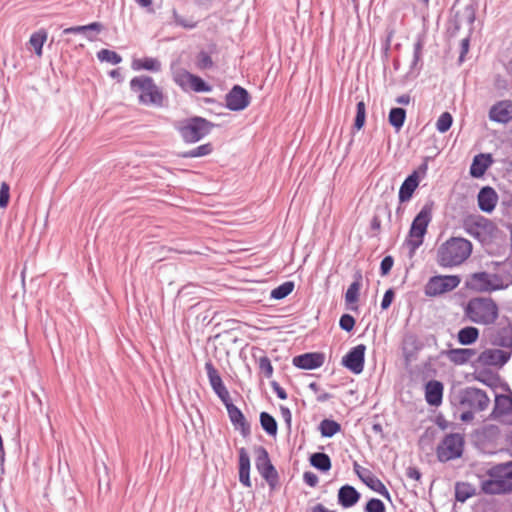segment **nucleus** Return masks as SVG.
<instances>
[{
	"label": "nucleus",
	"mask_w": 512,
	"mask_h": 512,
	"mask_svg": "<svg viewBox=\"0 0 512 512\" xmlns=\"http://www.w3.org/2000/svg\"><path fill=\"white\" fill-rule=\"evenodd\" d=\"M280 413H281V416L287 426L288 431H290L291 425H292V413H291L290 409L286 406L281 405Z\"/></svg>",
	"instance_id": "e2e57ef3"
},
{
	"label": "nucleus",
	"mask_w": 512,
	"mask_h": 512,
	"mask_svg": "<svg viewBox=\"0 0 512 512\" xmlns=\"http://www.w3.org/2000/svg\"><path fill=\"white\" fill-rule=\"evenodd\" d=\"M482 337L487 344L512 353V320L507 316L501 317L496 324L483 330Z\"/></svg>",
	"instance_id": "423d86ee"
},
{
	"label": "nucleus",
	"mask_w": 512,
	"mask_h": 512,
	"mask_svg": "<svg viewBox=\"0 0 512 512\" xmlns=\"http://www.w3.org/2000/svg\"><path fill=\"white\" fill-rule=\"evenodd\" d=\"M355 318L350 314H343L339 320V326L346 332H351L355 327Z\"/></svg>",
	"instance_id": "6e6d98bb"
},
{
	"label": "nucleus",
	"mask_w": 512,
	"mask_h": 512,
	"mask_svg": "<svg viewBox=\"0 0 512 512\" xmlns=\"http://www.w3.org/2000/svg\"><path fill=\"white\" fill-rule=\"evenodd\" d=\"M189 76L190 88L197 93H208L212 91V86L200 76L187 74Z\"/></svg>",
	"instance_id": "c03bdc74"
},
{
	"label": "nucleus",
	"mask_w": 512,
	"mask_h": 512,
	"mask_svg": "<svg viewBox=\"0 0 512 512\" xmlns=\"http://www.w3.org/2000/svg\"><path fill=\"white\" fill-rule=\"evenodd\" d=\"M213 150L214 147L212 143H205L188 151L181 152L178 156L181 158H199L210 155Z\"/></svg>",
	"instance_id": "a19ab883"
},
{
	"label": "nucleus",
	"mask_w": 512,
	"mask_h": 512,
	"mask_svg": "<svg viewBox=\"0 0 512 512\" xmlns=\"http://www.w3.org/2000/svg\"><path fill=\"white\" fill-rule=\"evenodd\" d=\"M97 58L102 62H109L113 65L122 61L121 55L109 49H102L97 53Z\"/></svg>",
	"instance_id": "de8ad7c7"
},
{
	"label": "nucleus",
	"mask_w": 512,
	"mask_h": 512,
	"mask_svg": "<svg viewBox=\"0 0 512 512\" xmlns=\"http://www.w3.org/2000/svg\"><path fill=\"white\" fill-rule=\"evenodd\" d=\"M511 101L504 100L494 104L489 111V118L491 121L506 124L511 121L510 116Z\"/></svg>",
	"instance_id": "bb28decb"
},
{
	"label": "nucleus",
	"mask_w": 512,
	"mask_h": 512,
	"mask_svg": "<svg viewBox=\"0 0 512 512\" xmlns=\"http://www.w3.org/2000/svg\"><path fill=\"white\" fill-rule=\"evenodd\" d=\"M394 265V258L391 255L385 256L380 263V274L386 276L390 273Z\"/></svg>",
	"instance_id": "4d7b16f0"
},
{
	"label": "nucleus",
	"mask_w": 512,
	"mask_h": 512,
	"mask_svg": "<svg viewBox=\"0 0 512 512\" xmlns=\"http://www.w3.org/2000/svg\"><path fill=\"white\" fill-rule=\"evenodd\" d=\"M475 19L476 9L474 5H465L463 8L454 12L452 18L449 20L447 33L450 37H456L463 24L472 26Z\"/></svg>",
	"instance_id": "f8f14e48"
},
{
	"label": "nucleus",
	"mask_w": 512,
	"mask_h": 512,
	"mask_svg": "<svg viewBox=\"0 0 512 512\" xmlns=\"http://www.w3.org/2000/svg\"><path fill=\"white\" fill-rule=\"evenodd\" d=\"M493 159L491 154H478L476 155L470 165L469 173L473 178H481L489 166L492 164Z\"/></svg>",
	"instance_id": "c85d7f7f"
},
{
	"label": "nucleus",
	"mask_w": 512,
	"mask_h": 512,
	"mask_svg": "<svg viewBox=\"0 0 512 512\" xmlns=\"http://www.w3.org/2000/svg\"><path fill=\"white\" fill-rule=\"evenodd\" d=\"M494 270L497 274H493L494 280L504 283V285H512V258H507L503 262H492Z\"/></svg>",
	"instance_id": "cd10ccee"
},
{
	"label": "nucleus",
	"mask_w": 512,
	"mask_h": 512,
	"mask_svg": "<svg viewBox=\"0 0 512 512\" xmlns=\"http://www.w3.org/2000/svg\"><path fill=\"white\" fill-rule=\"evenodd\" d=\"M464 439L459 433H451L444 437L436 448L437 459L448 462L460 458L463 453Z\"/></svg>",
	"instance_id": "1a4fd4ad"
},
{
	"label": "nucleus",
	"mask_w": 512,
	"mask_h": 512,
	"mask_svg": "<svg viewBox=\"0 0 512 512\" xmlns=\"http://www.w3.org/2000/svg\"><path fill=\"white\" fill-rule=\"evenodd\" d=\"M319 431L322 437L331 438L341 431V425L332 419H323L319 424Z\"/></svg>",
	"instance_id": "79ce46f5"
},
{
	"label": "nucleus",
	"mask_w": 512,
	"mask_h": 512,
	"mask_svg": "<svg viewBox=\"0 0 512 512\" xmlns=\"http://www.w3.org/2000/svg\"><path fill=\"white\" fill-rule=\"evenodd\" d=\"M476 495V488L468 482H457L455 484V499L464 503L472 496Z\"/></svg>",
	"instance_id": "f704fd0d"
},
{
	"label": "nucleus",
	"mask_w": 512,
	"mask_h": 512,
	"mask_svg": "<svg viewBox=\"0 0 512 512\" xmlns=\"http://www.w3.org/2000/svg\"><path fill=\"white\" fill-rule=\"evenodd\" d=\"M394 34H395V30L393 28L387 30L386 37L382 42V51L383 52L386 53V52L390 51L391 41L394 37Z\"/></svg>",
	"instance_id": "69168bd1"
},
{
	"label": "nucleus",
	"mask_w": 512,
	"mask_h": 512,
	"mask_svg": "<svg viewBox=\"0 0 512 512\" xmlns=\"http://www.w3.org/2000/svg\"><path fill=\"white\" fill-rule=\"evenodd\" d=\"M424 48V38L422 36H418L414 45H413V59L410 64L409 73H413L415 70L416 76L419 74V71L422 68V53Z\"/></svg>",
	"instance_id": "2f4dec72"
},
{
	"label": "nucleus",
	"mask_w": 512,
	"mask_h": 512,
	"mask_svg": "<svg viewBox=\"0 0 512 512\" xmlns=\"http://www.w3.org/2000/svg\"><path fill=\"white\" fill-rule=\"evenodd\" d=\"M425 344L415 335L407 334L403 339V354L407 360L415 359Z\"/></svg>",
	"instance_id": "c756f323"
},
{
	"label": "nucleus",
	"mask_w": 512,
	"mask_h": 512,
	"mask_svg": "<svg viewBox=\"0 0 512 512\" xmlns=\"http://www.w3.org/2000/svg\"><path fill=\"white\" fill-rule=\"evenodd\" d=\"M174 127L185 143L192 144L209 135L215 124L206 118L193 116L176 122Z\"/></svg>",
	"instance_id": "39448f33"
},
{
	"label": "nucleus",
	"mask_w": 512,
	"mask_h": 512,
	"mask_svg": "<svg viewBox=\"0 0 512 512\" xmlns=\"http://www.w3.org/2000/svg\"><path fill=\"white\" fill-rule=\"evenodd\" d=\"M294 287L295 284L293 281H286L271 291L270 298L274 300H282L292 293Z\"/></svg>",
	"instance_id": "37998d69"
},
{
	"label": "nucleus",
	"mask_w": 512,
	"mask_h": 512,
	"mask_svg": "<svg viewBox=\"0 0 512 512\" xmlns=\"http://www.w3.org/2000/svg\"><path fill=\"white\" fill-rule=\"evenodd\" d=\"M85 29L84 25H81V26H72V27H68V28H65L63 30V34H82L87 40L89 41H94L96 39V36L91 34V33H87L86 30H83Z\"/></svg>",
	"instance_id": "5fc2aeb1"
},
{
	"label": "nucleus",
	"mask_w": 512,
	"mask_h": 512,
	"mask_svg": "<svg viewBox=\"0 0 512 512\" xmlns=\"http://www.w3.org/2000/svg\"><path fill=\"white\" fill-rule=\"evenodd\" d=\"M130 89L138 94V101L145 106L162 107L165 96L154 79L147 75L135 76L130 80Z\"/></svg>",
	"instance_id": "20e7f679"
},
{
	"label": "nucleus",
	"mask_w": 512,
	"mask_h": 512,
	"mask_svg": "<svg viewBox=\"0 0 512 512\" xmlns=\"http://www.w3.org/2000/svg\"><path fill=\"white\" fill-rule=\"evenodd\" d=\"M482 436L489 441H496L500 436V429L497 425H485L482 429Z\"/></svg>",
	"instance_id": "864d4df0"
},
{
	"label": "nucleus",
	"mask_w": 512,
	"mask_h": 512,
	"mask_svg": "<svg viewBox=\"0 0 512 512\" xmlns=\"http://www.w3.org/2000/svg\"><path fill=\"white\" fill-rule=\"evenodd\" d=\"M444 385L439 380H429L425 384V400L428 405L438 407L443 401Z\"/></svg>",
	"instance_id": "5701e85b"
},
{
	"label": "nucleus",
	"mask_w": 512,
	"mask_h": 512,
	"mask_svg": "<svg viewBox=\"0 0 512 512\" xmlns=\"http://www.w3.org/2000/svg\"><path fill=\"white\" fill-rule=\"evenodd\" d=\"M453 124V117L449 112H443L436 122V129L440 133L447 132Z\"/></svg>",
	"instance_id": "8fccbe9b"
},
{
	"label": "nucleus",
	"mask_w": 512,
	"mask_h": 512,
	"mask_svg": "<svg viewBox=\"0 0 512 512\" xmlns=\"http://www.w3.org/2000/svg\"><path fill=\"white\" fill-rule=\"evenodd\" d=\"M187 74L191 73L184 69L174 74V82L183 89H185L186 84L189 83V76Z\"/></svg>",
	"instance_id": "13d9d810"
},
{
	"label": "nucleus",
	"mask_w": 512,
	"mask_h": 512,
	"mask_svg": "<svg viewBox=\"0 0 512 512\" xmlns=\"http://www.w3.org/2000/svg\"><path fill=\"white\" fill-rule=\"evenodd\" d=\"M475 355L476 350L472 348H452L446 352L448 359L455 365H464Z\"/></svg>",
	"instance_id": "7c9ffc66"
},
{
	"label": "nucleus",
	"mask_w": 512,
	"mask_h": 512,
	"mask_svg": "<svg viewBox=\"0 0 512 512\" xmlns=\"http://www.w3.org/2000/svg\"><path fill=\"white\" fill-rule=\"evenodd\" d=\"M461 283L459 275H435L428 279L424 286L427 297H437L453 291Z\"/></svg>",
	"instance_id": "9b49d317"
},
{
	"label": "nucleus",
	"mask_w": 512,
	"mask_h": 512,
	"mask_svg": "<svg viewBox=\"0 0 512 512\" xmlns=\"http://www.w3.org/2000/svg\"><path fill=\"white\" fill-rule=\"evenodd\" d=\"M271 387L279 399H281V400L287 399V397H288L287 392L285 391V389L283 387L280 386V384L277 381H272Z\"/></svg>",
	"instance_id": "774afa93"
},
{
	"label": "nucleus",
	"mask_w": 512,
	"mask_h": 512,
	"mask_svg": "<svg viewBox=\"0 0 512 512\" xmlns=\"http://www.w3.org/2000/svg\"><path fill=\"white\" fill-rule=\"evenodd\" d=\"M452 405L458 408H469L476 412L484 411L490 399L486 392L476 387H465L460 389L455 395L450 398Z\"/></svg>",
	"instance_id": "0eeeda50"
},
{
	"label": "nucleus",
	"mask_w": 512,
	"mask_h": 512,
	"mask_svg": "<svg viewBox=\"0 0 512 512\" xmlns=\"http://www.w3.org/2000/svg\"><path fill=\"white\" fill-rule=\"evenodd\" d=\"M477 201L482 212L491 213L498 202V195L492 187L484 186L478 192Z\"/></svg>",
	"instance_id": "4be33fe9"
},
{
	"label": "nucleus",
	"mask_w": 512,
	"mask_h": 512,
	"mask_svg": "<svg viewBox=\"0 0 512 512\" xmlns=\"http://www.w3.org/2000/svg\"><path fill=\"white\" fill-rule=\"evenodd\" d=\"M251 102L249 92L240 85H234L225 95V107L234 112L246 109Z\"/></svg>",
	"instance_id": "2eb2a0df"
},
{
	"label": "nucleus",
	"mask_w": 512,
	"mask_h": 512,
	"mask_svg": "<svg viewBox=\"0 0 512 512\" xmlns=\"http://www.w3.org/2000/svg\"><path fill=\"white\" fill-rule=\"evenodd\" d=\"M360 498V492L350 484H344L338 489L337 502L344 509L355 506Z\"/></svg>",
	"instance_id": "412c9836"
},
{
	"label": "nucleus",
	"mask_w": 512,
	"mask_h": 512,
	"mask_svg": "<svg viewBox=\"0 0 512 512\" xmlns=\"http://www.w3.org/2000/svg\"><path fill=\"white\" fill-rule=\"evenodd\" d=\"M467 288L478 292H490L507 288L504 283L495 281L493 275L487 272H477L466 281Z\"/></svg>",
	"instance_id": "ddd939ff"
},
{
	"label": "nucleus",
	"mask_w": 512,
	"mask_h": 512,
	"mask_svg": "<svg viewBox=\"0 0 512 512\" xmlns=\"http://www.w3.org/2000/svg\"><path fill=\"white\" fill-rule=\"evenodd\" d=\"M256 454L255 467L262 478L267 482L271 490H274L279 484V474L272 464L267 449L263 446H255Z\"/></svg>",
	"instance_id": "6e6552de"
},
{
	"label": "nucleus",
	"mask_w": 512,
	"mask_h": 512,
	"mask_svg": "<svg viewBox=\"0 0 512 512\" xmlns=\"http://www.w3.org/2000/svg\"><path fill=\"white\" fill-rule=\"evenodd\" d=\"M134 70H147L151 72H158L161 70V63L158 59L152 57H144L142 59L134 60L132 63Z\"/></svg>",
	"instance_id": "e433bc0d"
},
{
	"label": "nucleus",
	"mask_w": 512,
	"mask_h": 512,
	"mask_svg": "<svg viewBox=\"0 0 512 512\" xmlns=\"http://www.w3.org/2000/svg\"><path fill=\"white\" fill-rule=\"evenodd\" d=\"M511 355V351L505 349H485L473 362V366H494L501 368L510 360Z\"/></svg>",
	"instance_id": "4468645a"
},
{
	"label": "nucleus",
	"mask_w": 512,
	"mask_h": 512,
	"mask_svg": "<svg viewBox=\"0 0 512 512\" xmlns=\"http://www.w3.org/2000/svg\"><path fill=\"white\" fill-rule=\"evenodd\" d=\"M238 466H239V481L240 483L250 488L252 486L250 479V457L247 450L244 447L238 449Z\"/></svg>",
	"instance_id": "a878e982"
},
{
	"label": "nucleus",
	"mask_w": 512,
	"mask_h": 512,
	"mask_svg": "<svg viewBox=\"0 0 512 512\" xmlns=\"http://www.w3.org/2000/svg\"><path fill=\"white\" fill-rule=\"evenodd\" d=\"M47 32L44 29H40L31 34L29 39V44L33 48L35 54L37 56H42L43 53V45L47 40Z\"/></svg>",
	"instance_id": "ea45409f"
},
{
	"label": "nucleus",
	"mask_w": 512,
	"mask_h": 512,
	"mask_svg": "<svg viewBox=\"0 0 512 512\" xmlns=\"http://www.w3.org/2000/svg\"><path fill=\"white\" fill-rule=\"evenodd\" d=\"M472 252V243L462 237H451L437 249V264L444 268L462 264Z\"/></svg>",
	"instance_id": "f257e3e1"
},
{
	"label": "nucleus",
	"mask_w": 512,
	"mask_h": 512,
	"mask_svg": "<svg viewBox=\"0 0 512 512\" xmlns=\"http://www.w3.org/2000/svg\"><path fill=\"white\" fill-rule=\"evenodd\" d=\"M362 275L357 272L354 275V281L349 285L345 293V302L347 304L356 303L359 300V292L361 289Z\"/></svg>",
	"instance_id": "4c0bfd02"
},
{
	"label": "nucleus",
	"mask_w": 512,
	"mask_h": 512,
	"mask_svg": "<svg viewBox=\"0 0 512 512\" xmlns=\"http://www.w3.org/2000/svg\"><path fill=\"white\" fill-rule=\"evenodd\" d=\"M261 428L271 437H275L278 431L276 419L268 412H261L259 415Z\"/></svg>",
	"instance_id": "58836bf2"
},
{
	"label": "nucleus",
	"mask_w": 512,
	"mask_h": 512,
	"mask_svg": "<svg viewBox=\"0 0 512 512\" xmlns=\"http://www.w3.org/2000/svg\"><path fill=\"white\" fill-rule=\"evenodd\" d=\"M366 122V105L363 100L359 101L356 105V116L354 119L353 128L357 131L361 130Z\"/></svg>",
	"instance_id": "a18cd8bd"
},
{
	"label": "nucleus",
	"mask_w": 512,
	"mask_h": 512,
	"mask_svg": "<svg viewBox=\"0 0 512 512\" xmlns=\"http://www.w3.org/2000/svg\"><path fill=\"white\" fill-rule=\"evenodd\" d=\"M507 390L509 391L510 395H496L494 408L489 415V419H498L501 416L512 413V393L508 386Z\"/></svg>",
	"instance_id": "393cba45"
},
{
	"label": "nucleus",
	"mask_w": 512,
	"mask_h": 512,
	"mask_svg": "<svg viewBox=\"0 0 512 512\" xmlns=\"http://www.w3.org/2000/svg\"><path fill=\"white\" fill-rule=\"evenodd\" d=\"M501 468L494 465L486 472L489 478L481 480V491L485 494H506L512 491V482L506 481L501 474Z\"/></svg>",
	"instance_id": "9d476101"
},
{
	"label": "nucleus",
	"mask_w": 512,
	"mask_h": 512,
	"mask_svg": "<svg viewBox=\"0 0 512 512\" xmlns=\"http://www.w3.org/2000/svg\"><path fill=\"white\" fill-rule=\"evenodd\" d=\"M205 370L212 390L222 403L231 399L229 391L224 385L218 370L215 368L211 360H208L205 363Z\"/></svg>",
	"instance_id": "a211bd4d"
},
{
	"label": "nucleus",
	"mask_w": 512,
	"mask_h": 512,
	"mask_svg": "<svg viewBox=\"0 0 512 512\" xmlns=\"http://www.w3.org/2000/svg\"><path fill=\"white\" fill-rule=\"evenodd\" d=\"M406 476L409 479H412V480H415V481H420L421 477H422V473L420 472V470L417 467L409 466L406 469Z\"/></svg>",
	"instance_id": "338daca9"
},
{
	"label": "nucleus",
	"mask_w": 512,
	"mask_h": 512,
	"mask_svg": "<svg viewBox=\"0 0 512 512\" xmlns=\"http://www.w3.org/2000/svg\"><path fill=\"white\" fill-rule=\"evenodd\" d=\"M358 468H360V465L355 462L354 471L357 474V476L361 479V481L365 485H367L371 490L379 493L381 496L391 501L390 492L383 484V482L378 477H376L369 469H362L365 473V475H363L360 474V470H358Z\"/></svg>",
	"instance_id": "6ab92c4d"
},
{
	"label": "nucleus",
	"mask_w": 512,
	"mask_h": 512,
	"mask_svg": "<svg viewBox=\"0 0 512 512\" xmlns=\"http://www.w3.org/2000/svg\"><path fill=\"white\" fill-rule=\"evenodd\" d=\"M172 18H173V22L176 26H180L184 29H194L196 28L197 26V22L194 21L193 19H187V18H184L183 16H181L176 9H173L172 11Z\"/></svg>",
	"instance_id": "09e8293b"
},
{
	"label": "nucleus",
	"mask_w": 512,
	"mask_h": 512,
	"mask_svg": "<svg viewBox=\"0 0 512 512\" xmlns=\"http://www.w3.org/2000/svg\"><path fill=\"white\" fill-rule=\"evenodd\" d=\"M311 466L321 472H328L332 467L331 458L324 452H315L309 458Z\"/></svg>",
	"instance_id": "72a5a7b5"
},
{
	"label": "nucleus",
	"mask_w": 512,
	"mask_h": 512,
	"mask_svg": "<svg viewBox=\"0 0 512 512\" xmlns=\"http://www.w3.org/2000/svg\"><path fill=\"white\" fill-rule=\"evenodd\" d=\"M325 355L321 352H307L295 356L292 359V364L303 370H314L324 364Z\"/></svg>",
	"instance_id": "aec40b11"
},
{
	"label": "nucleus",
	"mask_w": 512,
	"mask_h": 512,
	"mask_svg": "<svg viewBox=\"0 0 512 512\" xmlns=\"http://www.w3.org/2000/svg\"><path fill=\"white\" fill-rule=\"evenodd\" d=\"M258 368L266 378H271L273 375V366L270 359L263 355L258 359Z\"/></svg>",
	"instance_id": "603ef678"
},
{
	"label": "nucleus",
	"mask_w": 512,
	"mask_h": 512,
	"mask_svg": "<svg viewBox=\"0 0 512 512\" xmlns=\"http://www.w3.org/2000/svg\"><path fill=\"white\" fill-rule=\"evenodd\" d=\"M497 465L499 468H501V471H502L501 474L503 475L504 479L506 481L512 482V460L505 462V463H500Z\"/></svg>",
	"instance_id": "680f3d73"
},
{
	"label": "nucleus",
	"mask_w": 512,
	"mask_h": 512,
	"mask_svg": "<svg viewBox=\"0 0 512 512\" xmlns=\"http://www.w3.org/2000/svg\"><path fill=\"white\" fill-rule=\"evenodd\" d=\"M395 298V291L393 288H389L386 290V292L383 295L382 301H381V309L387 310L390 305L392 304L393 300Z\"/></svg>",
	"instance_id": "052dcab7"
},
{
	"label": "nucleus",
	"mask_w": 512,
	"mask_h": 512,
	"mask_svg": "<svg viewBox=\"0 0 512 512\" xmlns=\"http://www.w3.org/2000/svg\"><path fill=\"white\" fill-rule=\"evenodd\" d=\"M496 302L488 297L470 299L465 308V316L473 323L489 327L494 324L499 315Z\"/></svg>",
	"instance_id": "7ed1b4c3"
},
{
	"label": "nucleus",
	"mask_w": 512,
	"mask_h": 512,
	"mask_svg": "<svg viewBox=\"0 0 512 512\" xmlns=\"http://www.w3.org/2000/svg\"><path fill=\"white\" fill-rule=\"evenodd\" d=\"M365 351L364 344H358L352 347L342 358L341 364L351 371L353 374L359 375L364 370L365 364Z\"/></svg>",
	"instance_id": "dca6fc26"
},
{
	"label": "nucleus",
	"mask_w": 512,
	"mask_h": 512,
	"mask_svg": "<svg viewBox=\"0 0 512 512\" xmlns=\"http://www.w3.org/2000/svg\"><path fill=\"white\" fill-rule=\"evenodd\" d=\"M419 183L420 178L418 171H413L410 175H408L405 178V180L402 182L400 186L398 193L399 202H408L412 198L417 187L419 186Z\"/></svg>",
	"instance_id": "b1692460"
},
{
	"label": "nucleus",
	"mask_w": 512,
	"mask_h": 512,
	"mask_svg": "<svg viewBox=\"0 0 512 512\" xmlns=\"http://www.w3.org/2000/svg\"><path fill=\"white\" fill-rule=\"evenodd\" d=\"M364 512H386L384 502L378 498H370L363 507Z\"/></svg>",
	"instance_id": "3c124183"
},
{
	"label": "nucleus",
	"mask_w": 512,
	"mask_h": 512,
	"mask_svg": "<svg viewBox=\"0 0 512 512\" xmlns=\"http://www.w3.org/2000/svg\"><path fill=\"white\" fill-rule=\"evenodd\" d=\"M478 338L479 329L474 326H465L457 333V341L463 346L474 344Z\"/></svg>",
	"instance_id": "473e14b6"
},
{
	"label": "nucleus",
	"mask_w": 512,
	"mask_h": 512,
	"mask_svg": "<svg viewBox=\"0 0 512 512\" xmlns=\"http://www.w3.org/2000/svg\"><path fill=\"white\" fill-rule=\"evenodd\" d=\"M10 187L6 182H3L0 187V208H6L9 203Z\"/></svg>",
	"instance_id": "bf43d9fd"
},
{
	"label": "nucleus",
	"mask_w": 512,
	"mask_h": 512,
	"mask_svg": "<svg viewBox=\"0 0 512 512\" xmlns=\"http://www.w3.org/2000/svg\"><path fill=\"white\" fill-rule=\"evenodd\" d=\"M406 120V110L401 107H393L390 109L388 114V122L395 129L396 132H399L403 127Z\"/></svg>",
	"instance_id": "c9c22d12"
},
{
	"label": "nucleus",
	"mask_w": 512,
	"mask_h": 512,
	"mask_svg": "<svg viewBox=\"0 0 512 512\" xmlns=\"http://www.w3.org/2000/svg\"><path fill=\"white\" fill-rule=\"evenodd\" d=\"M226 407L227 414L231 424L236 431H239L243 438H248L251 435V425L247 421L243 412L233 404L232 399L223 402Z\"/></svg>",
	"instance_id": "f3484780"
},
{
	"label": "nucleus",
	"mask_w": 512,
	"mask_h": 512,
	"mask_svg": "<svg viewBox=\"0 0 512 512\" xmlns=\"http://www.w3.org/2000/svg\"><path fill=\"white\" fill-rule=\"evenodd\" d=\"M303 481L308 486L315 487V486H317V484L319 482V478L315 473H313L311 471H305L303 474Z\"/></svg>",
	"instance_id": "0e129e2a"
},
{
	"label": "nucleus",
	"mask_w": 512,
	"mask_h": 512,
	"mask_svg": "<svg viewBox=\"0 0 512 512\" xmlns=\"http://www.w3.org/2000/svg\"><path fill=\"white\" fill-rule=\"evenodd\" d=\"M434 205L433 200H428L411 223L408 236L404 241V244L409 249L410 256H413L416 250L423 244L428 225L432 220Z\"/></svg>",
	"instance_id": "f03ea898"
},
{
	"label": "nucleus",
	"mask_w": 512,
	"mask_h": 512,
	"mask_svg": "<svg viewBox=\"0 0 512 512\" xmlns=\"http://www.w3.org/2000/svg\"><path fill=\"white\" fill-rule=\"evenodd\" d=\"M195 64L199 70H208V69L213 68V66H214V62H213L210 54L204 50H201L196 55Z\"/></svg>",
	"instance_id": "49530a36"
}]
</instances>
